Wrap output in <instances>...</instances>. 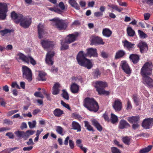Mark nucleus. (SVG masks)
<instances>
[{"mask_svg":"<svg viewBox=\"0 0 153 153\" xmlns=\"http://www.w3.org/2000/svg\"><path fill=\"white\" fill-rule=\"evenodd\" d=\"M152 66L151 62H147L144 65L141 70V74L143 76V82L146 86L149 88L153 87V80L148 76L152 74Z\"/></svg>","mask_w":153,"mask_h":153,"instance_id":"1","label":"nucleus"},{"mask_svg":"<svg viewBox=\"0 0 153 153\" xmlns=\"http://www.w3.org/2000/svg\"><path fill=\"white\" fill-rule=\"evenodd\" d=\"M12 18L17 24L20 22V25L24 28H28L31 23V19L28 17H23V16L19 13H16L14 12L11 13Z\"/></svg>","mask_w":153,"mask_h":153,"instance_id":"2","label":"nucleus"},{"mask_svg":"<svg viewBox=\"0 0 153 153\" xmlns=\"http://www.w3.org/2000/svg\"><path fill=\"white\" fill-rule=\"evenodd\" d=\"M87 56L86 53H85L83 51H80L78 53L76 59L80 65L90 69L92 67V65L90 60L86 58Z\"/></svg>","mask_w":153,"mask_h":153,"instance_id":"3","label":"nucleus"},{"mask_svg":"<svg viewBox=\"0 0 153 153\" xmlns=\"http://www.w3.org/2000/svg\"><path fill=\"white\" fill-rule=\"evenodd\" d=\"M83 105L91 111L97 112L99 109L98 103L93 98H85L84 100Z\"/></svg>","mask_w":153,"mask_h":153,"instance_id":"4","label":"nucleus"},{"mask_svg":"<svg viewBox=\"0 0 153 153\" xmlns=\"http://www.w3.org/2000/svg\"><path fill=\"white\" fill-rule=\"evenodd\" d=\"M50 21L52 22V25L59 30H65L67 27V24L63 20L58 17L54 18Z\"/></svg>","mask_w":153,"mask_h":153,"instance_id":"5","label":"nucleus"},{"mask_svg":"<svg viewBox=\"0 0 153 153\" xmlns=\"http://www.w3.org/2000/svg\"><path fill=\"white\" fill-rule=\"evenodd\" d=\"M95 87L96 88L97 91L99 94H104L108 95L109 92L106 91L104 88L107 86V84L106 82L102 81H98L95 83Z\"/></svg>","mask_w":153,"mask_h":153,"instance_id":"6","label":"nucleus"},{"mask_svg":"<svg viewBox=\"0 0 153 153\" xmlns=\"http://www.w3.org/2000/svg\"><path fill=\"white\" fill-rule=\"evenodd\" d=\"M16 59L17 60L21 59L28 64L30 62L31 64L33 65H34L36 64V61L32 56L29 55L26 56L21 53H18L17 54Z\"/></svg>","mask_w":153,"mask_h":153,"instance_id":"7","label":"nucleus"},{"mask_svg":"<svg viewBox=\"0 0 153 153\" xmlns=\"http://www.w3.org/2000/svg\"><path fill=\"white\" fill-rule=\"evenodd\" d=\"M23 76L28 80L31 81L32 80V73L31 70L25 66H23L22 68Z\"/></svg>","mask_w":153,"mask_h":153,"instance_id":"8","label":"nucleus"},{"mask_svg":"<svg viewBox=\"0 0 153 153\" xmlns=\"http://www.w3.org/2000/svg\"><path fill=\"white\" fill-rule=\"evenodd\" d=\"M8 11L7 5L4 3L0 2V20H4L7 16Z\"/></svg>","mask_w":153,"mask_h":153,"instance_id":"9","label":"nucleus"},{"mask_svg":"<svg viewBox=\"0 0 153 153\" xmlns=\"http://www.w3.org/2000/svg\"><path fill=\"white\" fill-rule=\"evenodd\" d=\"M54 53L53 51H48L47 53L45 58V62L49 65H52L53 64V56Z\"/></svg>","mask_w":153,"mask_h":153,"instance_id":"10","label":"nucleus"},{"mask_svg":"<svg viewBox=\"0 0 153 153\" xmlns=\"http://www.w3.org/2000/svg\"><path fill=\"white\" fill-rule=\"evenodd\" d=\"M41 43L45 49H47L49 48H52L55 44L54 42L45 39L42 40Z\"/></svg>","mask_w":153,"mask_h":153,"instance_id":"11","label":"nucleus"},{"mask_svg":"<svg viewBox=\"0 0 153 153\" xmlns=\"http://www.w3.org/2000/svg\"><path fill=\"white\" fill-rule=\"evenodd\" d=\"M37 27L39 37L41 39L45 36L47 32L43 25L39 24L38 25Z\"/></svg>","mask_w":153,"mask_h":153,"instance_id":"12","label":"nucleus"},{"mask_svg":"<svg viewBox=\"0 0 153 153\" xmlns=\"http://www.w3.org/2000/svg\"><path fill=\"white\" fill-rule=\"evenodd\" d=\"M104 42L103 41L101 37L98 36H93L91 41V45H103Z\"/></svg>","mask_w":153,"mask_h":153,"instance_id":"13","label":"nucleus"},{"mask_svg":"<svg viewBox=\"0 0 153 153\" xmlns=\"http://www.w3.org/2000/svg\"><path fill=\"white\" fill-rule=\"evenodd\" d=\"M78 33L71 34L68 35L65 38L67 43H71L75 41L78 36Z\"/></svg>","mask_w":153,"mask_h":153,"instance_id":"14","label":"nucleus"},{"mask_svg":"<svg viewBox=\"0 0 153 153\" xmlns=\"http://www.w3.org/2000/svg\"><path fill=\"white\" fill-rule=\"evenodd\" d=\"M121 65L123 70L126 74H129L131 73L130 68L126 61H122Z\"/></svg>","mask_w":153,"mask_h":153,"instance_id":"15","label":"nucleus"},{"mask_svg":"<svg viewBox=\"0 0 153 153\" xmlns=\"http://www.w3.org/2000/svg\"><path fill=\"white\" fill-rule=\"evenodd\" d=\"M113 107L116 111H120L122 108V103L119 99H117L114 102Z\"/></svg>","mask_w":153,"mask_h":153,"instance_id":"16","label":"nucleus"},{"mask_svg":"<svg viewBox=\"0 0 153 153\" xmlns=\"http://www.w3.org/2000/svg\"><path fill=\"white\" fill-rule=\"evenodd\" d=\"M87 56H93L97 57L98 54L97 52V50L95 48H90L87 49Z\"/></svg>","mask_w":153,"mask_h":153,"instance_id":"17","label":"nucleus"},{"mask_svg":"<svg viewBox=\"0 0 153 153\" xmlns=\"http://www.w3.org/2000/svg\"><path fill=\"white\" fill-rule=\"evenodd\" d=\"M141 53H144L148 50V47L147 44L144 42H140L137 45Z\"/></svg>","mask_w":153,"mask_h":153,"instance_id":"18","label":"nucleus"},{"mask_svg":"<svg viewBox=\"0 0 153 153\" xmlns=\"http://www.w3.org/2000/svg\"><path fill=\"white\" fill-rule=\"evenodd\" d=\"M152 120L149 118L145 119L143 121L142 126L145 129H149L151 127L152 124Z\"/></svg>","mask_w":153,"mask_h":153,"instance_id":"19","label":"nucleus"},{"mask_svg":"<svg viewBox=\"0 0 153 153\" xmlns=\"http://www.w3.org/2000/svg\"><path fill=\"white\" fill-rule=\"evenodd\" d=\"M123 43L124 47L126 48L129 51L131 50L134 48L135 44L126 40L123 42Z\"/></svg>","mask_w":153,"mask_h":153,"instance_id":"20","label":"nucleus"},{"mask_svg":"<svg viewBox=\"0 0 153 153\" xmlns=\"http://www.w3.org/2000/svg\"><path fill=\"white\" fill-rule=\"evenodd\" d=\"M130 126L129 124L124 120H121L119 124V128L122 129Z\"/></svg>","mask_w":153,"mask_h":153,"instance_id":"21","label":"nucleus"},{"mask_svg":"<svg viewBox=\"0 0 153 153\" xmlns=\"http://www.w3.org/2000/svg\"><path fill=\"white\" fill-rule=\"evenodd\" d=\"M140 117L139 115L130 117L127 119L128 122L131 123H139Z\"/></svg>","mask_w":153,"mask_h":153,"instance_id":"22","label":"nucleus"},{"mask_svg":"<svg viewBox=\"0 0 153 153\" xmlns=\"http://www.w3.org/2000/svg\"><path fill=\"white\" fill-rule=\"evenodd\" d=\"M60 87V84L59 83H55L52 88V94L53 95H56L58 94L59 91V88Z\"/></svg>","mask_w":153,"mask_h":153,"instance_id":"23","label":"nucleus"},{"mask_svg":"<svg viewBox=\"0 0 153 153\" xmlns=\"http://www.w3.org/2000/svg\"><path fill=\"white\" fill-rule=\"evenodd\" d=\"M70 89L71 92L73 93H78L79 91V86L76 84L74 83L71 85Z\"/></svg>","mask_w":153,"mask_h":153,"instance_id":"24","label":"nucleus"},{"mask_svg":"<svg viewBox=\"0 0 153 153\" xmlns=\"http://www.w3.org/2000/svg\"><path fill=\"white\" fill-rule=\"evenodd\" d=\"M92 124L96 127L98 130L101 131L102 130V127L97 121L95 119H92L91 120Z\"/></svg>","mask_w":153,"mask_h":153,"instance_id":"25","label":"nucleus"},{"mask_svg":"<svg viewBox=\"0 0 153 153\" xmlns=\"http://www.w3.org/2000/svg\"><path fill=\"white\" fill-rule=\"evenodd\" d=\"M71 126L72 129L77 130V131L79 132L81 131V126L79 124L75 121L72 122Z\"/></svg>","mask_w":153,"mask_h":153,"instance_id":"26","label":"nucleus"},{"mask_svg":"<svg viewBox=\"0 0 153 153\" xmlns=\"http://www.w3.org/2000/svg\"><path fill=\"white\" fill-rule=\"evenodd\" d=\"M102 34L103 36L106 37H109L111 36L112 32L108 28H105L102 30Z\"/></svg>","mask_w":153,"mask_h":153,"instance_id":"27","label":"nucleus"},{"mask_svg":"<svg viewBox=\"0 0 153 153\" xmlns=\"http://www.w3.org/2000/svg\"><path fill=\"white\" fill-rule=\"evenodd\" d=\"M125 52L123 50H120L118 51L116 53L115 56V59H117L120 58L125 54Z\"/></svg>","mask_w":153,"mask_h":153,"instance_id":"28","label":"nucleus"},{"mask_svg":"<svg viewBox=\"0 0 153 153\" xmlns=\"http://www.w3.org/2000/svg\"><path fill=\"white\" fill-rule=\"evenodd\" d=\"M129 58L134 64L137 63L139 60V56L136 54H132L131 55L129 56Z\"/></svg>","mask_w":153,"mask_h":153,"instance_id":"29","label":"nucleus"},{"mask_svg":"<svg viewBox=\"0 0 153 153\" xmlns=\"http://www.w3.org/2000/svg\"><path fill=\"white\" fill-rule=\"evenodd\" d=\"M127 33L128 36L130 37H133L135 35V31L130 26H128L126 29Z\"/></svg>","mask_w":153,"mask_h":153,"instance_id":"30","label":"nucleus"},{"mask_svg":"<svg viewBox=\"0 0 153 153\" xmlns=\"http://www.w3.org/2000/svg\"><path fill=\"white\" fill-rule=\"evenodd\" d=\"M68 2L71 6L77 10L80 9V7L75 0H69Z\"/></svg>","mask_w":153,"mask_h":153,"instance_id":"31","label":"nucleus"},{"mask_svg":"<svg viewBox=\"0 0 153 153\" xmlns=\"http://www.w3.org/2000/svg\"><path fill=\"white\" fill-rule=\"evenodd\" d=\"M63 113V111L58 108L55 109L53 111L54 115L57 117H60Z\"/></svg>","mask_w":153,"mask_h":153,"instance_id":"32","label":"nucleus"},{"mask_svg":"<svg viewBox=\"0 0 153 153\" xmlns=\"http://www.w3.org/2000/svg\"><path fill=\"white\" fill-rule=\"evenodd\" d=\"M46 73L43 71H39V77L38 80L39 81H44L45 80V77L46 75Z\"/></svg>","mask_w":153,"mask_h":153,"instance_id":"33","label":"nucleus"},{"mask_svg":"<svg viewBox=\"0 0 153 153\" xmlns=\"http://www.w3.org/2000/svg\"><path fill=\"white\" fill-rule=\"evenodd\" d=\"M14 134L19 138H21L22 137L25 138V132L24 131H15L14 132Z\"/></svg>","mask_w":153,"mask_h":153,"instance_id":"34","label":"nucleus"},{"mask_svg":"<svg viewBox=\"0 0 153 153\" xmlns=\"http://www.w3.org/2000/svg\"><path fill=\"white\" fill-rule=\"evenodd\" d=\"M84 123L85 124V127H86L87 130L89 131H94L93 127L90 125L89 122L85 121H84Z\"/></svg>","mask_w":153,"mask_h":153,"instance_id":"35","label":"nucleus"},{"mask_svg":"<svg viewBox=\"0 0 153 153\" xmlns=\"http://www.w3.org/2000/svg\"><path fill=\"white\" fill-rule=\"evenodd\" d=\"M108 6L113 9L119 12H121L123 10L122 8L121 7L119 8L117 6L113 4H109L108 5Z\"/></svg>","mask_w":153,"mask_h":153,"instance_id":"36","label":"nucleus"},{"mask_svg":"<svg viewBox=\"0 0 153 153\" xmlns=\"http://www.w3.org/2000/svg\"><path fill=\"white\" fill-rule=\"evenodd\" d=\"M122 140L123 142L126 144L128 145L130 143L131 138L129 137L126 136L122 138Z\"/></svg>","mask_w":153,"mask_h":153,"instance_id":"37","label":"nucleus"},{"mask_svg":"<svg viewBox=\"0 0 153 153\" xmlns=\"http://www.w3.org/2000/svg\"><path fill=\"white\" fill-rule=\"evenodd\" d=\"M152 146H149L147 147L141 149L140 151V153H146L149 152L151 149Z\"/></svg>","mask_w":153,"mask_h":153,"instance_id":"38","label":"nucleus"},{"mask_svg":"<svg viewBox=\"0 0 153 153\" xmlns=\"http://www.w3.org/2000/svg\"><path fill=\"white\" fill-rule=\"evenodd\" d=\"M35 132V131L33 130L27 131L25 132V138H28L30 136L33 134Z\"/></svg>","mask_w":153,"mask_h":153,"instance_id":"39","label":"nucleus"},{"mask_svg":"<svg viewBox=\"0 0 153 153\" xmlns=\"http://www.w3.org/2000/svg\"><path fill=\"white\" fill-rule=\"evenodd\" d=\"M68 44L69 43L66 42L65 40L64 42L62 41L61 42V50H65L68 49L69 47Z\"/></svg>","mask_w":153,"mask_h":153,"instance_id":"40","label":"nucleus"},{"mask_svg":"<svg viewBox=\"0 0 153 153\" xmlns=\"http://www.w3.org/2000/svg\"><path fill=\"white\" fill-rule=\"evenodd\" d=\"M111 121L112 123H114L117 121L118 118L115 115L113 114H111Z\"/></svg>","mask_w":153,"mask_h":153,"instance_id":"41","label":"nucleus"},{"mask_svg":"<svg viewBox=\"0 0 153 153\" xmlns=\"http://www.w3.org/2000/svg\"><path fill=\"white\" fill-rule=\"evenodd\" d=\"M62 97L65 99L68 100L69 99V97L68 93L65 90H63L62 91Z\"/></svg>","mask_w":153,"mask_h":153,"instance_id":"42","label":"nucleus"},{"mask_svg":"<svg viewBox=\"0 0 153 153\" xmlns=\"http://www.w3.org/2000/svg\"><path fill=\"white\" fill-rule=\"evenodd\" d=\"M56 131L59 134L62 136L63 135V129L60 126H56Z\"/></svg>","mask_w":153,"mask_h":153,"instance_id":"43","label":"nucleus"},{"mask_svg":"<svg viewBox=\"0 0 153 153\" xmlns=\"http://www.w3.org/2000/svg\"><path fill=\"white\" fill-rule=\"evenodd\" d=\"M11 31V30L6 29L4 30L1 31H0V34H1L2 36H3L6 35L8 33H9Z\"/></svg>","mask_w":153,"mask_h":153,"instance_id":"44","label":"nucleus"},{"mask_svg":"<svg viewBox=\"0 0 153 153\" xmlns=\"http://www.w3.org/2000/svg\"><path fill=\"white\" fill-rule=\"evenodd\" d=\"M138 32L140 37L145 38L147 37V35L145 33L140 30H138Z\"/></svg>","mask_w":153,"mask_h":153,"instance_id":"45","label":"nucleus"},{"mask_svg":"<svg viewBox=\"0 0 153 153\" xmlns=\"http://www.w3.org/2000/svg\"><path fill=\"white\" fill-rule=\"evenodd\" d=\"M28 124L29 127L30 128H32L35 127L36 124V122L35 120H33L32 122H28Z\"/></svg>","mask_w":153,"mask_h":153,"instance_id":"46","label":"nucleus"},{"mask_svg":"<svg viewBox=\"0 0 153 153\" xmlns=\"http://www.w3.org/2000/svg\"><path fill=\"white\" fill-rule=\"evenodd\" d=\"M71 79L72 81L74 82H78L82 80V78L80 76H74Z\"/></svg>","mask_w":153,"mask_h":153,"instance_id":"47","label":"nucleus"},{"mask_svg":"<svg viewBox=\"0 0 153 153\" xmlns=\"http://www.w3.org/2000/svg\"><path fill=\"white\" fill-rule=\"evenodd\" d=\"M111 149L112 153H121L120 151L115 147H113Z\"/></svg>","mask_w":153,"mask_h":153,"instance_id":"48","label":"nucleus"},{"mask_svg":"<svg viewBox=\"0 0 153 153\" xmlns=\"http://www.w3.org/2000/svg\"><path fill=\"white\" fill-rule=\"evenodd\" d=\"M18 111L19 110H14L10 111L7 113V116L8 117H10Z\"/></svg>","mask_w":153,"mask_h":153,"instance_id":"49","label":"nucleus"},{"mask_svg":"<svg viewBox=\"0 0 153 153\" xmlns=\"http://www.w3.org/2000/svg\"><path fill=\"white\" fill-rule=\"evenodd\" d=\"M3 123L11 125L13 124V123L12 121L9 119H5L4 120Z\"/></svg>","mask_w":153,"mask_h":153,"instance_id":"50","label":"nucleus"},{"mask_svg":"<svg viewBox=\"0 0 153 153\" xmlns=\"http://www.w3.org/2000/svg\"><path fill=\"white\" fill-rule=\"evenodd\" d=\"M100 73L98 69H96L94 72V77L95 78H97L100 76Z\"/></svg>","mask_w":153,"mask_h":153,"instance_id":"51","label":"nucleus"},{"mask_svg":"<svg viewBox=\"0 0 153 153\" xmlns=\"http://www.w3.org/2000/svg\"><path fill=\"white\" fill-rule=\"evenodd\" d=\"M132 98L134 103L137 105H138V98L137 94H134L132 96Z\"/></svg>","mask_w":153,"mask_h":153,"instance_id":"52","label":"nucleus"},{"mask_svg":"<svg viewBox=\"0 0 153 153\" xmlns=\"http://www.w3.org/2000/svg\"><path fill=\"white\" fill-rule=\"evenodd\" d=\"M34 95L37 97H39L42 98H44V96L40 92H35L34 94Z\"/></svg>","mask_w":153,"mask_h":153,"instance_id":"53","label":"nucleus"},{"mask_svg":"<svg viewBox=\"0 0 153 153\" xmlns=\"http://www.w3.org/2000/svg\"><path fill=\"white\" fill-rule=\"evenodd\" d=\"M6 136L9 137L10 139H13L14 136L12 132H8L6 134Z\"/></svg>","mask_w":153,"mask_h":153,"instance_id":"54","label":"nucleus"},{"mask_svg":"<svg viewBox=\"0 0 153 153\" xmlns=\"http://www.w3.org/2000/svg\"><path fill=\"white\" fill-rule=\"evenodd\" d=\"M143 2L149 5H153V0H143Z\"/></svg>","mask_w":153,"mask_h":153,"instance_id":"55","label":"nucleus"},{"mask_svg":"<svg viewBox=\"0 0 153 153\" xmlns=\"http://www.w3.org/2000/svg\"><path fill=\"white\" fill-rule=\"evenodd\" d=\"M132 108L131 103L129 99H128L126 109L127 110H130Z\"/></svg>","mask_w":153,"mask_h":153,"instance_id":"56","label":"nucleus"},{"mask_svg":"<svg viewBox=\"0 0 153 153\" xmlns=\"http://www.w3.org/2000/svg\"><path fill=\"white\" fill-rule=\"evenodd\" d=\"M101 56L103 58H107L108 56V54L104 51H102L101 52Z\"/></svg>","mask_w":153,"mask_h":153,"instance_id":"57","label":"nucleus"},{"mask_svg":"<svg viewBox=\"0 0 153 153\" xmlns=\"http://www.w3.org/2000/svg\"><path fill=\"white\" fill-rule=\"evenodd\" d=\"M69 145L71 149H72L74 147V143L71 140H69Z\"/></svg>","mask_w":153,"mask_h":153,"instance_id":"58","label":"nucleus"},{"mask_svg":"<svg viewBox=\"0 0 153 153\" xmlns=\"http://www.w3.org/2000/svg\"><path fill=\"white\" fill-rule=\"evenodd\" d=\"M58 6L62 10H63L65 9V6L63 2H60L59 3Z\"/></svg>","mask_w":153,"mask_h":153,"instance_id":"59","label":"nucleus"},{"mask_svg":"<svg viewBox=\"0 0 153 153\" xmlns=\"http://www.w3.org/2000/svg\"><path fill=\"white\" fill-rule=\"evenodd\" d=\"M117 1L119 3V4L120 6L124 7H126L127 6V4L125 2H122L120 0H117Z\"/></svg>","mask_w":153,"mask_h":153,"instance_id":"60","label":"nucleus"},{"mask_svg":"<svg viewBox=\"0 0 153 153\" xmlns=\"http://www.w3.org/2000/svg\"><path fill=\"white\" fill-rule=\"evenodd\" d=\"M103 14V13L101 12H97L94 13V16L97 17L102 16Z\"/></svg>","mask_w":153,"mask_h":153,"instance_id":"61","label":"nucleus"},{"mask_svg":"<svg viewBox=\"0 0 153 153\" xmlns=\"http://www.w3.org/2000/svg\"><path fill=\"white\" fill-rule=\"evenodd\" d=\"M33 146H32L24 147L23 148V150L24 151H29L32 149Z\"/></svg>","mask_w":153,"mask_h":153,"instance_id":"62","label":"nucleus"},{"mask_svg":"<svg viewBox=\"0 0 153 153\" xmlns=\"http://www.w3.org/2000/svg\"><path fill=\"white\" fill-rule=\"evenodd\" d=\"M11 152L10 148L5 149L0 152V153H10Z\"/></svg>","mask_w":153,"mask_h":153,"instance_id":"63","label":"nucleus"},{"mask_svg":"<svg viewBox=\"0 0 153 153\" xmlns=\"http://www.w3.org/2000/svg\"><path fill=\"white\" fill-rule=\"evenodd\" d=\"M61 104L64 107H65V108H66L68 109H70V107L68 105L66 104L62 100L61 101Z\"/></svg>","mask_w":153,"mask_h":153,"instance_id":"64","label":"nucleus"}]
</instances>
